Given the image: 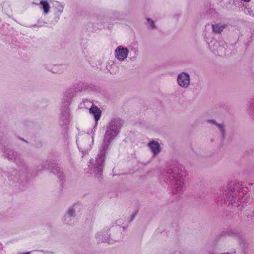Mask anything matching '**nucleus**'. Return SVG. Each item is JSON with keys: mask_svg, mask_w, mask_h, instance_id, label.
Masks as SVG:
<instances>
[{"mask_svg": "<svg viewBox=\"0 0 254 254\" xmlns=\"http://www.w3.org/2000/svg\"><path fill=\"white\" fill-rule=\"evenodd\" d=\"M108 148V146L102 144L95 159L91 158L89 160L88 164L89 169L95 174L97 178H99L103 172Z\"/></svg>", "mask_w": 254, "mask_h": 254, "instance_id": "nucleus-1", "label": "nucleus"}, {"mask_svg": "<svg viewBox=\"0 0 254 254\" xmlns=\"http://www.w3.org/2000/svg\"><path fill=\"white\" fill-rule=\"evenodd\" d=\"M123 123V121L119 117L111 119L107 126V129L102 144L109 147L111 141L119 133Z\"/></svg>", "mask_w": 254, "mask_h": 254, "instance_id": "nucleus-2", "label": "nucleus"}, {"mask_svg": "<svg viewBox=\"0 0 254 254\" xmlns=\"http://www.w3.org/2000/svg\"><path fill=\"white\" fill-rule=\"evenodd\" d=\"M176 167L177 168V172H176V192L180 193L185 188L184 181L187 174L184 168L181 165Z\"/></svg>", "mask_w": 254, "mask_h": 254, "instance_id": "nucleus-3", "label": "nucleus"}, {"mask_svg": "<svg viewBox=\"0 0 254 254\" xmlns=\"http://www.w3.org/2000/svg\"><path fill=\"white\" fill-rule=\"evenodd\" d=\"M128 52L129 51L127 48L119 46L115 51V56L117 59L123 61L127 57Z\"/></svg>", "mask_w": 254, "mask_h": 254, "instance_id": "nucleus-4", "label": "nucleus"}, {"mask_svg": "<svg viewBox=\"0 0 254 254\" xmlns=\"http://www.w3.org/2000/svg\"><path fill=\"white\" fill-rule=\"evenodd\" d=\"M177 82L182 87H187L190 84V77L188 74L182 73L178 76Z\"/></svg>", "mask_w": 254, "mask_h": 254, "instance_id": "nucleus-5", "label": "nucleus"}, {"mask_svg": "<svg viewBox=\"0 0 254 254\" xmlns=\"http://www.w3.org/2000/svg\"><path fill=\"white\" fill-rule=\"evenodd\" d=\"M48 168L51 170L53 173L58 175V177L61 181L64 179V173L61 171L60 167L56 163L54 162L51 163L49 164Z\"/></svg>", "mask_w": 254, "mask_h": 254, "instance_id": "nucleus-6", "label": "nucleus"}, {"mask_svg": "<svg viewBox=\"0 0 254 254\" xmlns=\"http://www.w3.org/2000/svg\"><path fill=\"white\" fill-rule=\"evenodd\" d=\"M149 147L152 152L154 156H156L161 151V148L159 143L154 140L150 141L148 144Z\"/></svg>", "mask_w": 254, "mask_h": 254, "instance_id": "nucleus-7", "label": "nucleus"}, {"mask_svg": "<svg viewBox=\"0 0 254 254\" xmlns=\"http://www.w3.org/2000/svg\"><path fill=\"white\" fill-rule=\"evenodd\" d=\"M89 113L93 115L96 121L100 119L101 115V111L96 106L92 105L89 109Z\"/></svg>", "mask_w": 254, "mask_h": 254, "instance_id": "nucleus-8", "label": "nucleus"}, {"mask_svg": "<svg viewBox=\"0 0 254 254\" xmlns=\"http://www.w3.org/2000/svg\"><path fill=\"white\" fill-rule=\"evenodd\" d=\"M174 165L172 166L168 165L166 169V177H167V181H173L175 179L174 173Z\"/></svg>", "mask_w": 254, "mask_h": 254, "instance_id": "nucleus-9", "label": "nucleus"}, {"mask_svg": "<svg viewBox=\"0 0 254 254\" xmlns=\"http://www.w3.org/2000/svg\"><path fill=\"white\" fill-rule=\"evenodd\" d=\"M39 4L41 5V8L43 10L44 14H47L49 12L50 7L47 1L41 0Z\"/></svg>", "mask_w": 254, "mask_h": 254, "instance_id": "nucleus-10", "label": "nucleus"}, {"mask_svg": "<svg viewBox=\"0 0 254 254\" xmlns=\"http://www.w3.org/2000/svg\"><path fill=\"white\" fill-rule=\"evenodd\" d=\"M225 28V26L224 25H220L219 24L212 25L213 30L216 33H221Z\"/></svg>", "mask_w": 254, "mask_h": 254, "instance_id": "nucleus-11", "label": "nucleus"}, {"mask_svg": "<svg viewBox=\"0 0 254 254\" xmlns=\"http://www.w3.org/2000/svg\"><path fill=\"white\" fill-rule=\"evenodd\" d=\"M225 201L227 202H229V203H231L232 205H233L235 203L234 197L233 196H232V198L230 199L229 196L224 197Z\"/></svg>", "mask_w": 254, "mask_h": 254, "instance_id": "nucleus-12", "label": "nucleus"}, {"mask_svg": "<svg viewBox=\"0 0 254 254\" xmlns=\"http://www.w3.org/2000/svg\"><path fill=\"white\" fill-rule=\"evenodd\" d=\"M75 205V204L73 205V206L71 207H70L69 210H68L67 214L69 215L70 216H74L75 211L73 209V207Z\"/></svg>", "mask_w": 254, "mask_h": 254, "instance_id": "nucleus-13", "label": "nucleus"}, {"mask_svg": "<svg viewBox=\"0 0 254 254\" xmlns=\"http://www.w3.org/2000/svg\"><path fill=\"white\" fill-rule=\"evenodd\" d=\"M147 22L148 24L150 25V26L151 27L152 29H154L155 28V25L154 24V21L150 18H147Z\"/></svg>", "mask_w": 254, "mask_h": 254, "instance_id": "nucleus-14", "label": "nucleus"}, {"mask_svg": "<svg viewBox=\"0 0 254 254\" xmlns=\"http://www.w3.org/2000/svg\"><path fill=\"white\" fill-rule=\"evenodd\" d=\"M138 213V211H136L132 215L130 219L129 220V222H132L134 219L135 218V216H136L137 214Z\"/></svg>", "mask_w": 254, "mask_h": 254, "instance_id": "nucleus-15", "label": "nucleus"}, {"mask_svg": "<svg viewBox=\"0 0 254 254\" xmlns=\"http://www.w3.org/2000/svg\"><path fill=\"white\" fill-rule=\"evenodd\" d=\"M218 127H219L220 128V129L222 132V134L223 135H224V127H223V126L222 125H218Z\"/></svg>", "mask_w": 254, "mask_h": 254, "instance_id": "nucleus-16", "label": "nucleus"}, {"mask_svg": "<svg viewBox=\"0 0 254 254\" xmlns=\"http://www.w3.org/2000/svg\"><path fill=\"white\" fill-rule=\"evenodd\" d=\"M8 153H9V155H11V154H13V151L12 150H9L8 151Z\"/></svg>", "mask_w": 254, "mask_h": 254, "instance_id": "nucleus-17", "label": "nucleus"}, {"mask_svg": "<svg viewBox=\"0 0 254 254\" xmlns=\"http://www.w3.org/2000/svg\"><path fill=\"white\" fill-rule=\"evenodd\" d=\"M209 122L215 123V122L214 120H209Z\"/></svg>", "mask_w": 254, "mask_h": 254, "instance_id": "nucleus-18", "label": "nucleus"}, {"mask_svg": "<svg viewBox=\"0 0 254 254\" xmlns=\"http://www.w3.org/2000/svg\"><path fill=\"white\" fill-rule=\"evenodd\" d=\"M19 139H20V140H22V141H25V140H24L23 138H22L19 137Z\"/></svg>", "mask_w": 254, "mask_h": 254, "instance_id": "nucleus-19", "label": "nucleus"}, {"mask_svg": "<svg viewBox=\"0 0 254 254\" xmlns=\"http://www.w3.org/2000/svg\"><path fill=\"white\" fill-rule=\"evenodd\" d=\"M232 196H233V195H232V196H231V194H230V196H229L230 197V199H231V198H232Z\"/></svg>", "mask_w": 254, "mask_h": 254, "instance_id": "nucleus-20", "label": "nucleus"}, {"mask_svg": "<svg viewBox=\"0 0 254 254\" xmlns=\"http://www.w3.org/2000/svg\"><path fill=\"white\" fill-rule=\"evenodd\" d=\"M29 254V252H27V253H25V254Z\"/></svg>", "mask_w": 254, "mask_h": 254, "instance_id": "nucleus-21", "label": "nucleus"}, {"mask_svg": "<svg viewBox=\"0 0 254 254\" xmlns=\"http://www.w3.org/2000/svg\"><path fill=\"white\" fill-rule=\"evenodd\" d=\"M229 254V253H227V254Z\"/></svg>", "mask_w": 254, "mask_h": 254, "instance_id": "nucleus-22", "label": "nucleus"}]
</instances>
